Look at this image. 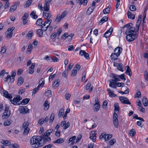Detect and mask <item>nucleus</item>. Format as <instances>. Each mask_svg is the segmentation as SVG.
Masks as SVG:
<instances>
[{
	"mask_svg": "<svg viewBox=\"0 0 148 148\" xmlns=\"http://www.w3.org/2000/svg\"><path fill=\"white\" fill-rule=\"evenodd\" d=\"M45 143L43 141L42 135L33 136L30 140V143L32 147L34 148H38L39 147L42 146Z\"/></svg>",
	"mask_w": 148,
	"mask_h": 148,
	"instance_id": "nucleus-1",
	"label": "nucleus"
},
{
	"mask_svg": "<svg viewBox=\"0 0 148 148\" xmlns=\"http://www.w3.org/2000/svg\"><path fill=\"white\" fill-rule=\"evenodd\" d=\"M110 77L112 79H111L109 80L110 82L109 86L110 87L116 88V82L120 81V79L118 78H116L114 75V73H111L110 74Z\"/></svg>",
	"mask_w": 148,
	"mask_h": 148,
	"instance_id": "nucleus-2",
	"label": "nucleus"
},
{
	"mask_svg": "<svg viewBox=\"0 0 148 148\" xmlns=\"http://www.w3.org/2000/svg\"><path fill=\"white\" fill-rule=\"evenodd\" d=\"M138 34L135 33V34H126L127 36L126 39L129 42L133 41L138 37Z\"/></svg>",
	"mask_w": 148,
	"mask_h": 148,
	"instance_id": "nucleus-3",
	"label": "nucleus"
},
{
	"mask_svg": "<svg viewBox=\"0 0 148 148\" xmlns=\"http://www.w3.org/2000/svg\"><path fill=\"white\" fill-rule=\"evenodd\" d=\"M112 120L114 126L116 128H118L119 126L118 116L117 113L115 112L114 113Z\"/></svg>",
	"mask_w": 148,
	"mask_h": 148,
	"instance_id": "nucleus-4",
	"label": "nucleus"
},
{
	"mask_svg": "<svg viewBox=\"0 0 148 148\" xmlns=\"http://www.w3.org/2000/svg\"><path fill=\"white\" fill-rule=\"evenodd\" d=\"M51 133L47 131L45 133L42 137L43 138V141L44 142H50L51 140V138L48 136Z\"/></svg>",
	"mask_w": 148,
	"mask_h": 148,
	"instance_id": "nucleus-5",
	"label": "nucleus"
},
{
	"mask_svg": "<svg viewBox=\"0 0 148 148\" xmlns=\"http://www.w3.org/2000/svg\"><path fill=\"white\" fill-rule=\"evenodd\" d=\"M100 108L99 101L98 98L97 97L95 99V103L94 105L93 110L95 112L98 111Z\"/></svg>",
	"mask_w": 148,
	"mask_h": 148,
	"instance_id": "nucleus-6",
	"label": "nucleus"
},
{
	"mask_svg": "<svg viewBox=\"0 0 148 148\" xmlns=\"http://www.w3.org/2000/svg\"><path fill=\"white\" fill-rule=\"evenodd\" d=\"M19 110L20 113L22 114H25L29 112V110L26 106H21L19 108Z\"/></svg>",
	"mask_w": 148,
	"mask_h": 148,
	"instance_id": "nucleus-7",
	"label": "nucleus"
},
{
	"mask_svg": "<svg viewBox=\"0 0 148 148\" xmlns=\"http://www.w3.org/2000/svg\"><path fill=\"white\" fill-rule=\"evenodd\" d=\"M119 99L122 103L127 104H130L131 103L129 101V99L124 97L121 96L119 97Z\"/></svg>",
	"mask_w": 148,
	"mask_h": 148,
	"instance_id": "nucleus-8",
	"label": "nucleus"
},
{
	"mask_svg": "<svg viewBox=\"0 0 148 148\" xmlns=\"http://www.w3.org/2000/svg\"><path fill=\"white\" fill-rule=\"evenodd\" d=\"M96 130L95 131H91L90 134V138L91 140L93 142H95L96 140V135L97 133H96Z\"/></svg>",
	"mask_w": 148,
	"mask_h": 148,
	"instance_id": "nucleus-9",
	"label": "nucleus"
},
{
	"mask_svg": "<svg viewBox=\"0 0 148 148\" xmlns=\"http://www.w3.org/2000/svg\"><path fill=\"white\" fill-rule=\"evenodd\" d=\"M14 29V27H10L8 28L7 31L5 33L7 34L6 37L11 38L12 37L13 34L12 32Z\"/></svg>",
	"mask_w": 148,
	"mask_h": 148,
	"instance_id": "nucleus-10",
	"label": "nucleus"
},
{
	"mask_svg": "<svg viewBox=\"0 0 148 148\" xmlns=\"http://www.w3.org/2000/svg\"><path fill=\"white\" fill-rule=\"evenodd\" d=\"M135 27H132L126 30L125 32V34H133V33L135 32Z\"/></svg>",
	"mask_w": 148,
	"mask_h": 148,
	"instance_id": "nucleus-11",
	"label": "nucleus"
},
{
	"mask_svg": "<svg viewBox=\"0 0 148 148\" xmlns=\"http://www.w3.org/2000/svg\"><path fill=\"white\" fill-rule=\"evenodd\" d=\"M113 30V28L110 27L108 31L105 33L104 34V36L106 38L109 37L111 34Z\"/></svg>",
	"mask_w": 148,
	"mask_h": 148,
	"instance_id": "nucleus-12",
	"label": "nucleus"
},
{
	"mask_svg": "<svg viewBox=\"0 0 148 148\" xmlns=\"http://www.w3.org/2000/svg\"><path fill=\"white\" fill-rule=\"evenodd\" d=\"M28 16V14L27 13H25L24 14L23 16V17L22 20L23 24L24 25H25L27 22V18Z\"/></svg>",
	"mask_w": 148,
	"mask_h": 148,
	"instance_id": "nucleus-13",
	"label": "nucleus"
},
{
	"mask_svg": "<svg viewBox=\"0 0 148 148\" xmlns=\"http://www.w3.org/2000/svg\"><path fill=\"white\" fill-rule=\"evenodd\" d=\"M122 51L121 48L118 47L116 48L114 51V53H116L118 56H119L120 54Z\"/></svg>",
	"mask_w": 148,
	"mask_h": 148,
	"instance_id": "nucleus-14",
	"label": "nucleus"
},
{
	"mask_svg": "<svg viewBox=\"0 0 148 148\" xmlns=\"http://www.w3.org/2000/svg\"><path fill=\"white\" fill-rule=\"evenodd\" d=\"M35 63H33L31 66L29 68V73L30 74H33L34 72V68L35 66Z\"/></svg>",
	"mask_w": 148,
	"mask_h": 148,
	"instance_id": "nucleus-15",
	"label": "nucleus"
},
{
	"mask_svg": "<svg viewBox=\"0 0 148 148\" xmlns=\"http://www.w3.org/2000/svg\"><path fill=\"white\" fill-rule=\"evenodd\" d=\"M16 72L15 71H12V73L11 75V78H10V82L11 83H12L14 81V77L16 75Z\"/></svg>",
	"mask_w": 148,
	"mask_h": 148,
	"instance_id": "nucleus-16",
	"label": "nucleus"
},
{
	"mask_svg": "<svg viewBox=\"0 0 148 148\" xmlns=\"http://www.w3.org/2000/svg\"><path fill=\"white\" fill-rule=\"evenodd\" d=\"M107 91L108 92V93L109 96L110 97H115L117 96V95L114 94V91H113L111 90L110 88H108L107 89Z\"/></svg>",
	"mask_w": 148,
	"mask_h": 148,
	"instance_id": "nucleus-17",
	"label": "nucleus"
},
{
	"mask_svg": "<svg viewBox=\"0 0 148 148\" xmlns=\"http://www.w3.org/2000/svg\"><path fill=\"white\" fill-rule=\"evenodd\" d=\"M141 23V21L139 20H137L136 23V30L135 31V33L138 34L139 32V27L140 26Z\"/></svg>",
	"mask_w": 148,
	"mask_h": 148,
	"instance_id": "nucleus-18",
	"label": "nucleus"
},
{
	"mask_svg": "<svg viewBox=\"0 0 148 148\" xmlns=\"http://www.w3.org/2000/svg\"><path fill=\"white\" fill-rule=\"evenodd\" d=\"M44 11L48 12L49 10V3H48V1L45 3L44 6Z\"/></svg>",
	"mask_w": 148,
	"mask_h": 148,
	"instance_id": "nucleus-19",
	"label": "nucleus"
},
{
	"mask_svg": "<svg viewBox=\"0 0 148 148\" xmlns=\"http://www.w3.org/2000/svg\"><path fill=\"white\" fill-rule=\"evenodd\" d=\"M3 95L5 97L11 99L12 98V96L11 95L9 94L8 91L6 90H3Z\"/></svg>",
	"mask_w": 148,
	"mask_h": 148,
	"instance_id": "nucleus-20",
	"label": "nucleus"
},
{
	"mask_svg": "<svg viewBox=\"0 0 148 148\" xmlns=\"http://www.w3.org/2000/svg\"><path fill=\"white\" fill-rule=\"evenodd\" d=\"M114 75L116 78H118V79H121L122 80H125L126 79L125 78V75L124 74H122L120 75H118L117 74H114Z\"/></svg>",
	"mask_w": 148,
	"mask_h": 148,
	"instance_id": "nucleus-21",
	"label": "nucleus"
},
{
	"mask_svg": "<svg viewBox=\"0 0 148 148\" xmlns=\"http://www.w3.org/2000/svg\"><path fill=\"white\" fill-rule=\"evenodd\" d=\"M16 4V3L15 4L14 3V5L11 6L9 10V12H13L16 9L17 7V5Z\"/></svg>",
	"mask_w": 148,
	"mask_h": 148,
	"instance_id": "nucleus-22",
	"label": "nucleus"
},
{
	"mask_svg": "<svg viewBox=\"0 0 148 148\" xmlns=\"http://www.w3.org/2000/svg\"><path fill=\"white\" fill-rule=\"evenodd\" d=\"M126 67L127 69L125 71L126 74L131 76L132 75V72L131 70L128 66H127Z\"/></svg>",
	"mask_w": 148,
	"mask_h": 148,
	"instance_id": "nucleus-23",
	"label": "nucleus"
},
{
	"mask_svg": "<svg viewBox=\"0 0 148 148\" xmlns=\"http://www.w3.org/2000/svg\"><path fill=\"white\" fill-rule=\"evenodd\" d=\"M37 34L39 37H42L43 35V30L42 29H39L37 30Z\"/></svg>",
	"mask_w": 148,
	"mask_h": 148,
	"instance_id": "nucleus-24",
	"label": "nucleus"
},
{
	"mask_svg": "<svg viewBox=\"0 0 148 148\" xmlns=\"http://www.w3.org/2000/svg\"><path fill=\"white\" fill-rule=\"evenodd\" d=\"M30 101L29 98H25L21 102V103L22 105H25L27 104Z\"/></svg>",
	"mask_w": 148,
	"mask_h": 148,
	"instance_id": "nucleus-25",
	"label": "nucleus"
},
{
	"mask_svg": "<svg viewBox=\"0 0 148 148\" xmlns=\"http://www.w3.org/2000/svg\"><path fill=\"white\" fill-rule=\"evenodd\" d=\"M128 18L132 20L134 19L135 18V16L134 15L132 14L131 12L130 11H128L127 13Z\"/></svg>",
	"mask_w": 148,
	"mask_h": 148,
	"instance_id": "nucleus-26",
	"label": "nucleus"
},
{
	"mask_svg": "<svg viewBox=\"0 0 148 148\" xmlns=\"http://www.w3.org/2000/svg\"><path fill=\"white\" fill-rule=\"evenodd\" d=\"M24 81V79L23 77H20L18 80L17 85L18 86H20L22 84Z\"/></svg>",
	"mask_w": 148,
	"mask_h": 148,
	"instance_id": "nucleus-27",
	"label": "nucleus"
},
{
	"mask_svg": "<svg viewBox=\"0 0 148 148\" xmlns=\"http://www.w3.org/2000/svg\"><path fill=\"white\" fill-rule=\"evenodd\" d=\"M64 141V140L63 138H60L53 141V143H57L59 144H61L63 143Z\"/></svg>",
	"mask_w": 148,
	"mask_h": 148,
	"instance_id": "nucleus-28",
	"label": "nucleus"
},
{
	"mask_svg": "<svg viewBox=\"0 0 148 148\" xmlns=\"http://www.w3.org/2000/svg\"><path fill=\"white\" fill-rule=\"evenodd\" d=\"M108 20V18L106 16H104L99 21V23H101V25L104 22H106Z\"/></svg>",
	"mask_w": 148,
	"mask_h": 148,
	"instance_id": "nucleus-29",
	"label": "nucleus"
},
{
	"mask_svg": "<svg viewBox=\"0 0 148 148\" xmlns=\"http://www.w3.org/2000/svg\"><path fill=\"white\" fill-rule=\"evenodd\" d=\"M11 119H9L4 122L3 125L5 126L9 125L12 123Z\"/></svg>",
	"mask_w": 148,
	"mask_h": 148,
	"instance_id": "nucleus-30",
	"label": "nucleus"
},
{
	"mask_svg": "<svg viewBox=\"0 0 148 148\" xmlns=\"http://www.w3.org/2000/svg\"><path fill=\"white\" fill-rule=\"evenodd\" d=\"M64 110L63 109H61L59 111L58 116L59 118L62 117L64 114Z\"/></svg>",
	"mask_w": 148,
	"mask_h": 148,
	"instance_id": "nucleus-31",
	"label": "nucleus"
},
{
	"mask_svg": "<svg viewBox=\"0 0 148 148\" xmlns=\"http://www.w3.org/2000/svg\"><path fill=\"white\" fill-rule=\"evenodd\" d=\"M44 108L45 110L48 109L49 107V103L47 100H46L44 104Z\"/></svg>",
	"mask_w": 148,
	"mask_h": 148,
	"instance_id": "nucleus-32",
	"label": "nucleus"
},
{
	"mask_svg": "<svg viewBox=\"0 0 148 148\" xmlns=\"http://www.w3.org/2000/svg\"><path fill=\"white\" fill-rule=\"evenodd\" d=\"M119 56H117V55H116V54L114 53H112L111 56V60H116L117 59V58Z\"/></svg>",
	"mask_w": 148,
	"mask_h": 148,
	"instance_id": "nucleus-33",
	"label": "nucleus"
},
{
	"mask_svg": "<svg viewBox=\"0 0 148 148\" xmlns=\"http://www.w3.org/2000/svg\"><path fill=\"white\" fill-rule=\"evenodd\" d=\"M94 9V7H92L89 8L86 11V14L87 15L90 14Z\"/></svg>",
	"mask_w": 148,
	"mask_h": 148,
	"instance_id": "nucleus-34",
	"label": "nucleus"
},
{
	"mask_svg": "<svg viewBox=\"0 0 148 148\" xmlns=\"http://www.w3.org/2000/svg\"><path fill=\"white\" fill-rule=\"evenodd\" d=\"M36 12L33 11L30 14V16L34 19H36L37 18L38 16L36 14Z\"/></svg>",
	"mask_w": 148,
	"mask_h": 148,
	"instance_id": "nucleus-35",
	"label": "nucleus"
},
{
	"mask_svg": "<svg viewBox=\"0 0 148 148\" xmlns=\"http://www.w3.org/2000/svg\"><path fill=\"white\" fill-rule=\"evenodd\" d=\"M1 143L5 146H9L10 145L11 143L9 140H3L1 141Z\"/></svg>",
	"mask_w": 148,
	"mask_h": 148,
	"instance_id": "nucleus-36",
	"label": "nucleus"
},
{
	"mask_svg": "<svg viewBox=\"0 0 148 148\" xmlns=\"http://www.w3.org/2000/svg\"><path fill=\"white\" fill-rule=\"evenodd\" d=\"M143 103L145 106H148V101L147 99L145 97H144L143 99Z\"/></svg>",
	"mask_w": 148,
	"mask_h": 148,
	"instance_id": "nucleus-37",
	"label": "nucleus"
},
{
	"mask_svg": "<svg viewBox=\"0 0 148 148\" xmlns=\"http://www.w3.org/2000/svg\"><path fill=\"white\" fill-rule=\"evenodd\" d=\"M10 111H9V114L6 113V112H4L2 116L3 119H7L10 116Z\"/></svg>",
	"mask_w": 148,
	"mask_h": 148,
	"instance_id": "nucleus-38",
	"label": "nucleus"
},
{
	"mask_svg": "<svg viewBox=\"0 0 148 148\" xmlns=\"http://www.w3.org/2000/svg\"><path fill=\"white\" fill-rule=\"evenodd\" d=\"M59 84V79L56 80L55 81L53 84V87H57L58 86Z\"/></svg>",
	"mask_w": 148,
	"mask_h": 148,
	"instance_id": "nucleus-39",
	"label": "nucleus"
},
{
	"mask_svg": "<svg viewBox=\"0 0 148 148\" xmlns=\"http://www.w3.org/2000/svg\"><path fill=\"white\" fill-rule=\"evenodd\" d=\"M112 134H106L104 137L105 140V141H108L109 139H110L112 137Z\"/></svg>",
	"mask_w": 148,
	"mask_h": 148,
	"instance_id": "nucleus-40",
	"label": "nucleus"
},
{
	"mask_svg": "<svg viewBox=\"0 0 148 148\" xmlns=\"http://www.w3.org/2000/svg\"><path fill=\"white\" fill-rule=\"evenodd\" d=\"M77 72V69L76 68H74L73 69L72 71L71 75L72 76H74L76 75V74Z\"/></svg>",
	"mask_w": 148,
	"mask_h": 148,
	"instance_id": "nucleus-41",
	"label": "nucleus"
},
{
	"mask_svg": "<svg viewBox=\"0 0 148 148\" xmlns=\"http://www.w3.org/2000/svg\"><path fill=\"white\" fill-rule=\"evenodd\" d=\"M42 18H40L38 19L37 20L36 24L38 25H40L42 23Z\"/></svg>",
	"mask_w": 148,
	"mask_h": 148,
	"instance_id": "nucleus-42",
	"label": "nucleus"
},
{
	"mask_svg": "<svg viewBox=\"0 0 148 148\" xmlns=\"http://www.w3.org/2000/svg\"><path fill=\"white\" fill-rule=\"evenodd\" d=\"M132 26V24L131 23H129L125 25L122 27L123 28H125L126 27L127 28L129 29Z\"/></svg>",
	"mask_w": 148,
	"mask_h": 148,
	"instance_id": "nucleus-43",
	"label": "nucleus"
},
{
	"mask_svg": "<svg viewBox=\"0 0 148 148\" xmlns=\"http://www.w3.org/2000/svg\"><path fill=\"white\" fill-rule=\"evenodd\" d=\"M10 101L14 105H19V103H18V102L16 99L14 98H13V100H11Z\"/></svg>",
	"mask_w": 148,
	"mask_h": 148,
	"instance_id": "nucleus-44",
	"label": "nucleus"
},
{
	"mask_svg": "<svg viewBox=\"0 0 148 148\" xmlns=\"http://www.w3.org/2000/svg\"><path fill=\"white\" fill-rule=\"evenodd\" d=\"M110 12V8L109 7H108L104 9L103 11V14H107Z\"/></svg>",
	"mask_w": 148,
	"mask_h": 148,
	"instance_id": "nucleus-45",
	"label": "nucleus"
},
{
	"mask_svg": "<svg viewBox=\"0 0 148 148\" xmlns=\"http://www.w3.org/2000/svg\"><path fill=\"white\" fill-rule=\"evenodd\" d=\"M45 84V80H43V78L41 79L39 82V85L38 86H39V88L40 86H43Z\"/></svg>",
	"mask_w": 148,
	"mask_h": 148,
	"instance_id": "nucleus-46",
	"label": "nucleus"
},
{
	"mask_svg": "<svg viewBox=\"0 0 148 148\" xmlns=\"http://www.w3.org/2000/svg\"><path fill=\"white\" fill-rule=\"evenodd\" d=\"M84 57L87 60L90 59L89 55L88 53H86V52L84 50Z\"/></svg>",
	"mask_w": 148,
	"mask_h": 148,
	"instance_id": "nucleus-47",
	"label": "nucleus"
},
{
	"mask_svg": "<svg viewBox=\"0 0 148 148\" xmlns=\"http://www.w3.org/2000/svg\"><path fill=\"white\" fill-rule=\"evenodd\" d=\"M76 138V137L75 136H73L69 138V142H71L72 143H71L72 145H73L74 143V140Z\"/></svg>",
	"mask_w": 148,
	"mask_h": 148,
	"instance_id": "nucleus-48",
	"label": "nucleus"
},
{
	"mask_svg": "<svg viewBox=\"0 0 148 148\" xmlns=\"http://www.w3.org/2000/svg\"><path fill=\"white\" fill-rule=\"evenodd\" d=\"M29 123L28 122H25L23 125V128H28Z\"/></svg>",
	"mask_w": 148,
	"mask_h": 148,
	"instance_id": "nucleus-49",
	"label": "nucleus"
},
{
	"mask_svg": "<svg viewBox=\"0 0 148 148\" xmlns=\"http://www.w3.org/2000/svg\"><path fill=\"white\" fill-rule=\"evenodd\" d=\"M62 18H62L61 16H58L56 19L55 20V22L57 24L58 23Z\"/></svg>",
	"mask_w": 148,
	"mask_h": 148,
	"instance_id": "nucleus-50",
	"label": "nucleus"
},
{
	"mask_svg": "<svg viewBox=\"0 0 148 148\" xmlns=\"http://www.w3.org/2000/svg\"><path fill=\"white\" fill-rule=\"evenodd\" d=\"M114 111H119L120 110V108H119V104L118 103H115L114 104Z\"/></svg>",
	"mask_w": 148,
	"mask_h": 148,
	"instance_id": "nucleus-51",
	"label": "nucleus"
},
{
	"mask_svg": "<svg viewBox=\"0 0 148 148\" xmlns=\"http://www.w3.org/2000/svg\"><path fill=\"white\" fill-rule=\"evenodd\" d=\"M70 108H68L67 109L63 117L64 120H65L66 118L67 114L70 112Z\"/></svg>",
	"mask_w": 148,
	"mask_h": 148,
	"instance_id": "nucleus-52",
	"label": "nucleus"
},
{
	"mask_svg": "<svg viewBox=\"0 0 148 148\" xmlns=\"http://www.w3.org/2000/svg\"><path fill=\"white\" fill-rule=\"evenodd\" d=\"M39 86H38L33 89V91L32 92V94H35L39 89Z\"/></svg>",
	"mask_w": 148,
	"mask_h": 148,
	"instance_id": "nucleus-53",
	"label": "nucleus"
},
{
	"mask_svg": "<svg viewBox=\"0 0 148 148\" xmlns=\"http://www.w3.org/2000/svg\"><path fill=\"white\" fill-rule=\"evenodd\" d=\"M68 71L67 70H65L63 73H62V75L64 77L66 78L67 77Z\"/></svg>",
	"mask_w": 148,
	"mask_h": 148,
	"instance_id": "nucleus-54",
	"label": "nucleus"
},
{
	"mask_svg": "<svg viewBox=\"0 0 148 148\" xmlns=\"http://www.w3.org/2000/svg\"><path fill=\"white\" fill-rule=\"evenodd\" d=\"M130 134L132 136H134L136 133V131L134 129H132L130 132Z\"/></svg>",
	"mask_w": 148,
	"mask_h": 148,
	"instance_id": "nucleus-55",
	"label": "nucleus"
},
{
	"mask_svg": "<svg viewBox=\"0 0 148 148\" xmlns=\"http://www.w3.org/2000/svg\"><path fill=\"white\" fill-rule=\"evenodd\" d=\"M54 114L53 113H52L51 114L50 119H49V123H51V122H52L54 120Z\"/></svg>",
	"mask_w": 148,
	"mask_h": 148,
	"instance_id": "nucleus-56",
	"label": "nucleus"
},
{
	"mask_svg": "<svg viewBox=\"0 0 148 148\" xmlns=\"http://www.w3.org/2000/svg\"><path fill=\"white\" fill-rule=\"evenodd\" d=\"M123 65L121 63L120 64V65H119L118 67H117V69L123 72Z\"/></svg>",
	"mask_w": 148,
	"mask_h": 148,
	"instance_id": "nucleus-57",
	"label": "nucleus"
},
{
	"mask_svg": "<svg viewBox=\"0 0 148 148\" xmlns=\"http://www.w3.org/2000/svg\"><path fill=\"white\" fill-rule=\"evenodd\" d=\"M24 130L23 132V135H27L29 131V128H24Z\"/></svg>",
	"mask_w": 148,
	"mask_h": 148,
	"instance_id": "nucleus-58",
	"label": "nucleus"
},
{
	"mask_svg": "<svg viewBox=\"0 0 148 148\" xmlns=\"http://www.w3.org/2000/svg\"><path fill=\"white\" fill-rule=\"evenodd\" d=\"M130 8L131 11H135L136 10L135 6L134 5H131Z\"/></svg>",
	"mask_w": 148,
	"mask_h": 148,
	"instance_id": "nucleus-59",
	"label": "nucleus"
},
{
	"mask_svg": "<svg viewBox=\"0 0 148 148\" xmlns=\"http://www.w3.org/2000/svg\"><path fill=\"white\" fill-rule=\"evenodd\" d=\"M32 3V0H28L25 4V5H26V7H28L31 5Z\"/></svg>",
	"mask_w": 148,
	"mask_h": 148,
	"instance_id": "nucleus-60",
	"label": "nucleus"
},
{
	"mask_svg": "<svg viewBox=\"0 0 148 148\" xmlns=\"http://www.w3.org/2000/svg\"><path fill=\"white\" fill-rule=\"evenodd\" d=\"M25 91V88H21L19 90V93L22 94Z\"/></svg>",
	"mask_w": 148,
	"mask_h": 148,
	"instance_id": "nucleus-61",
	"label": "nucleus"
},
{
	"mask_svg": "<svg viewBox=\"0 0 148 148\" xmlns=\"http://www.w3.org/2000/svg\"><path fill=\"white\" fill-rule=\"evenodd\" d=\"M116 140L115 139H112L109 142V144L110 145H113L116 142Z\"/></svg>",
	"mask_w": 148,
	"mask_h": 148,
	"instance_id": "nucleus-62",
	"label": "nucleus"
},
{
	"mask_svg": "<svg viewBox=\"0 0 148 148\" xmlns=\"http://www.w3.org/2000/svg\"><path fill=\"white\" fill-rule=\"evenodd\" d=\"M44 122V119L43 118H41L39 120L38 124L41 125H42Z\"/></svg>",
	"mask_w": 148,
	"mask_h": 148,
	"instance_id": "nucleus-63",
	"label": "nucleus"
},
{
	"mask_svg": "<svg viewBox=\"0 0 148 148\" xmlns=\"http://www.w3.org/2000/svg\"><path fill=\"white\" fill-rule=\"evenodd\" d=\"M45 94L47 96H49L50 95H51V90H48L46 91Z\"/></svg>",
	"mask_w": 148,
	"mask_h": 148,
	"instance_id": "nucleus-64",
	"label": "nucleus"
}]
</instances>
